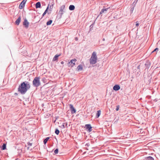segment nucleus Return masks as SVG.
<instances>
[{
	"instance_id": "obj_1",
	"label": "nucleus",
	"mask_w": 160,
	"mask_h": 160,
	"mask_svg": "<svg viewBox=\"0 0 160 160\" xmlns=\"http://www.w3.org/2000/svg\"><path fill=\"white\" fill-rule=\"evenodd\" d=\"M31 87L29 82L27 81L23 82L21 83L18 88V92L22 94H24Z\"/></svg>"
},
{
	"instance_id": "obj_2",
	"label": "nucleus",
	"mask_w": 160,
	"mask_h": 160,
	"mask_svg": "<svg viewBox=\"0 0 160 160\" xmlns=\"http://www.w3.org/2000/svg\"><path fill=\"white\" fill-rule=\"evenodd\" d=\"M97 53L95 52H93L91 56L89 59L90 64H95L97 62Z\"/></svg>"
},
{
	"instance_id": "obj_3",
	"label": "nucleus",
	"mask_w": 160,
	"mask_h": 160,
	"mask_svg": "<svg viewBox=\"0 0 160 160\" xmlns=\"http://www.w3.org/2000/svg\"><path fill=\"white\" fill-rule=\"evenodd\" d=\"M32 84L34 87H36L39 86L40 85L41 83L39 77L35 78L32 81Z\"/></svg>"
},
{
	"instance_id": "obj_4",
	"label": "nucleus",
	"mask_w": 160,
	"mask_h": 160,
	"mask_svg": "<svg viewBox=\"0 0 160 160\" xmlns=\"http://www.w3.org/2000/svg\"><path fill=\"white\" fill-rule=\"evenodd\" d=\"M77 61V60L76 59L71 60L68 63V65L69 67H72L75 65V62Z\"/></svg>"
},
{
	"instance_id": "obj_5",
	"label": "nucleus",
	"mask_w": 160,
	"mask_h": 160,
	"mask_svg": "<svg viewBox=\"0 0 160 160\" xmlns=\"http://www.w3.org/2000/svg\"><path fill=\"white\" fill-rule=\"evenodd\" d=\"M65 8V6L64 5H62L60 7V10L59 11V13L60 14L61 17H62V16L64 12H65L64 9Z\"/></svg>"
},
{
	"instance_id": "obj_6",
	"label": "nucleus",
	"mask_w": 160,
	"mask_h": 160,
	"mask_svg": "<svg viewBox=\"0 0 160 160\" xmlns=\"http://www.w3.org/2000/svg\"><path fill=\"white\" fill-rule=\"evenodd\" d=\"M26 1L27 0H23L20 3L19 6V8L20 9H22L23 7H24Z\"/></svg>"
},
{
	"instance_id": "obj_7",
	"label": "nucleus",
	"mask_w": 160,
	"mask_h": 160,
	"mask_svg": "<svg viewBox=\"0 0 160 160\" xmlns=\"http://www.w3.org/2000/svg\"><path fill=\"white\" fill-rule=\"evenodd\" d=\"M23 25L25 26L26 28H28L29 25V22L26 19H25L23 23Z\"/></svg>"
},
{
	"instance_id": "obj_8",
	"label": "nucleus",
	"mask_w": 160,
	"mask_h": 160,
	"mask_svg": "<svg viewBox=\"0 0 160 160\" xmlns=\"http://www.w3.org/2000/svg\"><path fill=\"white\" fill-rule=\"evenodd\" d=\"M70 108L71 109L72 113L73 114L76 112V110L72 105H70Z\"/></svg>"
},
{
	"instance_id": "obj_9",
	"label": "nucleus",
	"mask_w": 160,
	"mask_h": 160,
	"mask_svg": "<svg viewBox=\"0 0 160 160\" xmlns=\"http://www.w3.org/2000/svg\"><path fill=\"white\" fill-rule=\"evenodd\" d=\"M85 127L88 130V131L89 132H91L92 131V127L91 125L90 124H86L85 125Z\"/></svg>"
},
{
	"instance_id": "obj_10",
	"label": "nucleus",
	"mask_w": 160,
	"mask_h": 160,
	"mask_svg": "<svg viewBox=\"0 0 160 160\" xmlns=\"http://www.w3.org/2000/svg\"><path fill=\"white\" fill-rule=\"evenodd\" d=\"M120 87L118 85H116L113 87V89L115 91H118L120 89Z\"/></svg>"
},
{
	"instance_id": "obj_11",
	"label": "nucleus",
	"mask_w": 160,
	"mask_h": 160,
	"mask_svg": "<svg viewBox=\"0 0 160 160\" xmlns=\"http://www.w3.org/2000/svg\"><path fill=\"white\" fill-rule=\"evenodd\" d=\"M21 17L20 16L18 17V18L17 19L16 21H15V24L18 25L19 24L20 22H21Z\"/></svg>"
},
{
	"instance_id": "obj_12",
	"label": "nucleus",
	"mask_w": 160,
	"mask_h": 160,
	"mask_svg": "<svg viewBox=\"0 0 160 160\" xmlns=\"http://www.w3.org/2000/svg\"><path fill=\"white\" fill-rule=\"evenodd\" d=\"M109 8H103L102 9L101 12H100V14H102L105 12V11H107L109 9Z\"/></svg>"
},
{
	"instance_id": "obj_13",
	"label": "nucleus",
	"mask_w": 160,
	"mask_h": 160,
	"mask_svg": "<svg viewBox=\"0 0 160 160\" xmlns=\"http://www.w3.org/2000/svg\"><path fill=\"white\" fill-rule=\"evenodd\" d=\"M60 56V54L59 55H56L53 58V61H56L58 59V58Z\"/></svg>"
},
{
	"instance_id": "obj_14",
	"label": "nucleus",
	"mask_w": 160,
	"mask_h": 160,
	"mask_svg": "<svg viewBox=\"0 0 160 160\" xmlns=\"http://www.w3.org/2000/svg\"><path fill=\"white\" fill-rule=\"evenodd\" d=\"M35 7L36 8H40L41 7V4L40 2H37L35 5Z\"/></svg>"
},
{
	"instance_id": "obj_15",
	"label": "nucleus",
	"mask_w": 160,
	"mask_h": 160,
	"mask_svg": "<svg viewBox=\"0 0 160 160\" xmlns=\"http://www.w3.org/2000/svg\"><path fill=\"white\" fill-rule=\"evenodd\" d=\"M75 7L73 5H70L69 7V9L70 10H73L75 9Z\"/></svg>"
},
{
	"instance_id": "obj_16",
	"label": "nucleus",
	"mask_w": 160,
	"mask_h": 160,
	"mask_svg": "<svg viewBox=\"0 0 160 160\" xmlns=\"http://www.w3.org/2000/svg\"><path fill=\"white\" fill-rule=\"evenodd\" d=\"M101 110H99L98 111H97V114H96V117L97 118H98L100 114H101Z\"/></svg>"
},
{
	"instance_id": "obj_17",
	"label": "nucleus",
	"mask_w": 160,
	"mask_h": 160,
	"mask_svg": "<svg viewBox=\"0 0 160 160\" xmlns=\"http://www.w3.org/2000/svg\"><path fill=\"white\" fill-rule=\"evenodd\" d=\"M145 160H154V159L152 157L149 156L146 158Z\"/></svg>"
},
{
	"instance_id": "obj_18",
	"label": "nucleus",
	"mask_w": 160,
	"mask_h": 160,
	"mask_svg": "<svg viewBox=\"0 0 160 160\" xmlns=\"http://www.w3.org/2000/svg\"><path fill=\"white\" fill-rule=\"evenodd\" d=\"M49 4L48 5V6L47 7V8L46 9V10H45V12L43 13V14L42 15V17H43L45 15L46 13L48 11V8H49Z\"/></svg>"
},
{
	"instance_id": "obj_19",
	"label": "nucleus",
	"mask_w": 160,
	"mask_h": 160,
	"mask_svg": "<svg viewBox=\"0 0 160 160\" xmlns=\"http://www.w3.org/2000/svg\"><path fill=\"white\" fill-rule=\"evenodd\" d=\"M82 67L81 65H79L77 68V69L78 70V71L80 70H82Z\"/></svg>"
},
{
	"instance_id": "obj_20",
	"label": "nucleus",
	"mask_w": 160,
	"mask_h": 160,
	"mask_svg": "<svg viewBox=\"0 0 160 160\" xmlns=\"http://www.w3.org/2000/svg\"><path fill=\"white\" fill-rule=\"evenodd\" d=\"M49 139V137H48L46 138L43 141V143L44 144H46L47 141Z\"/></svg>"
},
{
	"instance_id": "obj_21",
	"label": "nucleus",
	"mask_w": 160,
	"mask_h": 160,
	"mask_svg": "<svg viewBox=\"0 0 160 160\" xmlns=\"http://www.w3.org/2000/svg\"><path fill=\"white\" fill-rule=\"evenodd\" d=\"M6 144L4 143L2 146V150H4L6 149Z\"/></svg>"
},
{
	"instance_id": "obj_22",
	"label": "nucleus",
	"mask_w": 160,
	"mask_h": 160,
	"mask_svg": "<svg viewBox=\"0 0 160 160\" xmlns=\"http://www.w3.org/2000/svg\"><path fill=\"white\" fill-rule=\"evenodd\" d=\"M134 6H133L131 8L130 11V13L131 14L132 13L133 11L134 10Z\"/></svg>"
},
{
	"instance_id": "obj_23",
	"label": "nucleus",
	"mask_w": 160,
	"mask_h": 160,
	"mask_svg": "<svg viewBox=\"0 0 160 160\" xmlns=\"http://www.w3.org/2000/svg\"><path fill=\"white\" fill-rule=\"evenodd\" d=\"M52 22V20H50L47 22L46 24L47 25H50L51 24Z\"/></svg>"
},
{
	"instance_id": "obj_24",
	"label": "nucleus",
	"mask_w": 160,
	"mask_h": 160,
	"mask_svg": "<svg viewBox=\"0 0 160 160\" xmlns=\"http://www.w3.org/2000/svg\"><path fill=\"white\" fill-rule=\"evenodd\" d=\"M59 132V131L58 129H55V132L57 135H58Z\"/></svg>"
},
{
	"instance_id": "obj_25",
	"label": "nucleus",
	"mask_w": 160,
	"mask_h": 160,
	"mask_svg": "<svg viewBox=\"0 0 160 160\" xmlns=\"http://www.w3.org/2000/svg\"><path fill=\"white\" fill-rule=\"evenodd\" d=\"M145 65L147 68H148L150 66V63L149 62H147V63L145 64Z\"/></svg>"
},
{
	"instance_id": "obj_26",
	"label": "nucleus",
	"mask_w": 160,
	"mask_h": 160,
	"mask_svg": "<svg viewBox=\"0 0 160 160\" xmlns=\"http://www.w3.org/2000/svg\"><path fill=\"white\" fill-rule=\"evenodd\" d=\"M158 51V48H156L155 49H154V50L152 51V53L154 52H157Z\"/></svg>"
},
{
	"instance_id": "obj_27",
	"label": "nucleus",
	"mask_w": 160,
	"mask_h": 160,
	"mask_svg": "<svg viewBox=\"0 0 160 160\" xmlns=\"http://www.w3.org/2000/svg\"><path fill=\"white\" fill-rule=\"evenodd\" d=\"M58 148H57L54 151V152L55 153V154H57L58 153Z\"/></svg>"
},
{
	"instance_id": "obj_28",
	"label": "nucleus",
	"mask_w": 160,
	"mask_h": 160,
	"mask_svg": "<svg viewBox=\"0 0 160 160\" xmlns=\"http://www.w3.org/2000/svg\"><path fill=\"white\" fill-rule=\"evenodd\" d=\"M119 106L118 105L116 106V110L117 111H118L119 110Z\"/></svg>"
},
{
	"instance_id": "obj_29",
	"label": "nucleus",
	"mask_w": 160,
	"mask_h": 160,
	"mask_svg": "<svg viewBox=\"0 0 160 160\" xmlns=\"http://www.w3.org/2000/svg\"><path fill=\"white\" fill-rule=\"evenodd\" d=\"M27 144H28V145L29 146H31L32 145V143H31L30 142H28L27 143Z\"/></svg>"
},
{
	"instance_id": "obj_30",
	"label": "nucleus",
	"mask_w": 160,
	"mask_h": 160,
	"mask_svg": "<svg viewBox=\"0 0 160 160\" xmlns=\"http://www.w3.org/2000/svg\"><path fill=\"white\" fill-rule=\"evenodd\" d=\"M139 25V24L138 22H136V26H138Z\"/></svg>"
},
{
	"instance_id": "obj_31",
	"label": "nucleus",
	"mask_w": 160,
	"mask_h": 160,
	"mask_svg": "<svg viewBox=\"0 0 160 160\" xmlns=\"http://www.w3.org/2000/svg\"><path fill=\"white\" fill-rule=\"evenodd\" d=\"M62 128H65V126H64V123H63V124L62 125Z\"/></svg>"
},
{
	"instance_id": "obj_32",
	"label": "nucleus",
	"mask_w": 160,
	"mask_h": 160,
	"mask_svg": "<svg viewBox=\"0 0 160 160\" xmlns=\"http://www.w3.org/2000/svg\"><path fill=\"white\" fill-rule=\"evenodd\" d=\"M90 144L89 143H87L85 144V146L88 147L89 146Z\"/></svg>"
},
{
	"instance_id": "obj_33",
	"label": "nucleus",
	"mask_w": 160,
	"mask_h": 160,
	"mask_svg": "<svg viewBox=\"0 0 160 160\" xmlns=\"http://www.w3.org/2000/svg\"><path fill=\"white\" fill-rule=\"evenodd\" d=\"M64 62L63 61H62L61 62V63L62 64H63L64 63Z\"/></svg>"
},
{
	"instance_id": "obj_34",
	"label": "nucleus",
	"mask_w": 160,
	"mask_h": 160,
	"mask_svg": "<svg viewBox=\"0 0 160 160\" xmlns=\"http://www.w3.org/2000/svg\"><path fill=\"white\" fill-rule=\"evenodd\" d=\"M75 40H76V41H77V40H78V38H76H76H75Z\"/></svg>"
},
{
	"instance_id": "obj_35",
	"label": "nucleus",
	"mask_w": 160,
	"mask_h": 160,
	"mask_svg": "<svg viewBox=\"0 0 160 160\" xmlns=\"http://www.w3.org/2000/svg\"><path fill=\"white\" fill-rule=\"evenodd\" d=\"M53 4H52L51 5H50V8H51V7L52 6V7H53Z\"/></svg>"
},
{
	"instance_id": "obj_36",
	"label": "nucleus",
	"mask_w": 160,
	"mask_h": 160,
	"mask_svg": "<svg viewBox=\"0 0 160 160\" xmlns=\"http://www.w3.org/2000/svg\"><path fill=\"white\" fill-rule=\"evenodd\" d=\"M105 40V38H103V39H102V41H104Z\"/></svg>"
},
{
	"instance_id": "obj_37",
	"label": "nucleus",
	"mask_w": 160,
	"mask_h": 160,
	"mask_svg": "<svg viewBox=\"0 0 160 160\" xmlns=\"http://www.w3.org/2000/svg\"><path fill=\"white\" fill-rule=\"evenodd\" d=\"M15 95H17L18 94L17 93H15Z\"/></svg>"
},
{
	"instance_id": "obj_38",
	"label": "nucleus",
	"mask_w": 160,
	"mask_h": 160,
	"mask_svg": "<svg viewBox=\"0 0 160 160\" xmlns=\"http://www.w3.org/2000/svg\"><path fill=\"white\" fill-rule=\"evenodd\" d=\"M139 66H138V68H139Z\"/></svg>"
},
{
	"instance_id": "obj_39",
	"label": "nucleus",
	"mask_w": 160,
	"mask_h": 160,
	"mask_svg": "<svg viewBox=\"0 0 160 160\" xmlns=\"http://www.w3.org/2000/svg\"><path fill=\"white\" fill-rule=\"evenodd\" d=\"M29 147H28V149H29Z\"/></svg>"
}]
</instances>
